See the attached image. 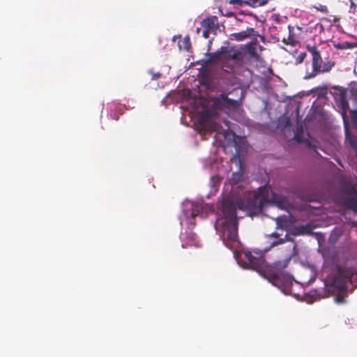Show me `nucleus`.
Segmentation results:
<instances>
[{"label":"nucleus","mask_w":357,"mask_h":357,"mask_svg":"<svg viewBox=\"0 0 357 357\" xmlns=\"http://www.w3.org/2000/svg\"><path fill=\"white\" fill-rule=\"evenodd\" d=\"M318 10H321L322 12H324V11H326L327 10V8L326 6H321V8H317Z\"/></svg>","instance_id":"26"},{"label":"nucleus","mask_w":357,"mask_h":357,"mask_svg":"<svg viewBox=\"0 0 357 357\" xmlns=\"http://www.w3.org/2000/svg\"><path fill=\"white\" fill-rule=\"evenodd\" d=\"M271 236H273V237L277 238V237L279 236V234L278 233H276V232H273V233L271 234Z\"/></svg>","instance_id":"30"},{"label":"nucleus","mask_w":357,"mask_h":357,"mask_svg":"<svg viewBox=\"0 0 357 357\" xmlns=\"http://www.w3.org/2000/svg\"><path fill=\"white\" fill-rule=\"evenodd\" d=\"M350 1V8L353 9L354 11L357 8V0H349Z\"/></svg>","instance_id":"22"},{"label":"nucleus","mask_w":357,"mask_h":357,"mask_svg":"<svg viewBox=\"0 0 357 357\" xmlns=\"http://www.w3.org/2000/svg\"><path fill=\"white\" fill-rule=\"evenodd\" d=\"M211 33H213L212 31L206 29H204V31H203V33H202V35L205 38H208L209 37V34Z\"/></svg>","instance_id":"23"},{"label":"nucleus","mask_w":357,"mask_h":357,"mask_svg":"<svg viewBox=\"0 0 357 357\" xmlns=\"http://www.w3.org/2000/svg\"><path fill=\"white\" fill-rule=\"evenodd\" d=\"M207 59L206 63L212 64L215 63H220L222 65V60L221 56V50L216 51L215 52L210 53L207 54Z\"/></svg>","instance_id":"11"},{"label":"nucleus","mask_w":357,"mask_h":357,"mask_svg":"<svg viewBox=\"0 0 357 357\" xmlns=\"http://www.w3.org/2000/svg\"><path fill=\"white\" fill-rule=\"evenodd\" d=\"M312 231V227L310 225H301L296 227L294 229L293 234L294 235H303L310 234Z\"/></svg>","instance_id":"13"},{"label":"nucleus","mask_w":357,"mask_h":357,"mask_svg":"<svg viewBox=\"0 0 357 357\" xmlns=\"http://www.w3.org/2000/svg\"><path fill=\"white\" fill-rule=\"evenodd\" d=\"M352 119L354 122L357 121V111H354L352 112Z\"/></svg>","instance_id":"25"},{"label":"nucleus","mask_w":357,"mask_h":357,"mask_svg":"<svg viewBox=\"0 0 357 357\" xmlns=\"http://www.w3.org/2000/svg\"><path fill=\"white\" fill-rule=\"evenodd\" d=\"M245 257L248 260L251 268L259 271L263 268L264 264V258L260 257H255L251 252L248 251L245 252Z\"/></svg>","instance_id":"8"},{"label":"nucleus","mask_w":357,"mask_h":357,"mask_svg":"<svg viewBox=\"0 0 357 357\" xmlns=\"http://www.w3.org/2000/svg\"><path fill=\"white\" fill-rule=\"evenodd\" d=\"M255 195H244L223 199L222 202V218L218 220L221 225V238L225 246L233 250L240 245L238 236V220L236 209H251L255 206Z\"/></svg>","instance_id":"1"},{"label":"nucleus","mask_w":357,"mask_h":357,"mask_svg":"<svg viewBox=\"0 0 357 357\" xmlns=\"http://www.w3.org/2000/svg\"><path fill=\"white\" fill-rule=\"evenodd\" d=\"M201 25L204 29H206L213 33L219 29L218 18L217 16H210L201 22Z\"/></svg>","instance_id":"10"},{"label":"nucleus","mask_w":357,"mask_h":357,"mask_svg":"<svg viewBox=\"0 0 357 357\" xmlns=\"http://www.w3.org/2000/svg\"><path fill=\"white\" fill-rule=\"evenodd\" d=\"M264 278H266L269 282L275 286L284 287L282 278L278 273L274 269L272 265H263V268L259 270Z\"/></svg>","instance_id":"7"},{"label":"nucleus","mask_w":357,"mask_h":357,"mask_svg":"<svg viewBox=\"0 0 357 357\" xmlns=\"http://www.w3.org/2000/svg\"><path fill=\"white\" fill-rule=\"evenodd\" d=\"M295 139H296V141H298V142H302V138L298 135H295Z\"/></svg>","instance_id":"27"},{"label":"nucleus","mask_w":357,"mask_h":357,"mask_svg":"<svg viewBox=\"0 0 357 357\" xmlns=\"http://www.w3.org/2000/svg\"><path fill=\"white\" fill-rule=\"evenodd\" d=\"M268 0H248L246 1L247 5L252 7L261 6L267 3Z\"/></svg>","instance_id":"16"},{"label":"nucleus","mask_w":357,"mask_h":357,"mask_svg":"<svg viewBox=\"0 0 357 357\" xmlns=\"http://www.w3.org/2000/svg\"><path fill=\"white\" fill-rule=\"evenodd\" d=\"M257 48L261 51L263 49L262 46L259 44L257 38L252 39L250 42L245 45V46L240 50V53L242 54V66L248 63L250 59H252L255 61H259L260 56L257 52Z\"/></svg>","instance_id":"5"},{"label":"nucleus","mask_w":357,"mask_h":357,"mask_svg":"<svg viewBox=\"0 0 357 357\" xmlns=\"http://www.w3.org/2000/svg\"><path fill=\"white\" fill-rule=\"evenodd\" d=\"M306 50L312 59V70H306L304 79H310L319 74L330 72L335 63L329 60L324 61L318 47L315 45L307 44Z\"/></svg>","instance_id":"2"},{"label":"nucleus","mask_w":357,"mask_h":357,"mask_svg":"<svg viewBox=\"0 0 357 357\" xmlns=\"http://www.w3.org/2000/svg\"><path fill=\"white\" fill-rule=\"evenodd\" d=\"M199 208H201L199 206H196L195 211H193L191 213V218L189 219V224L192 225V227H194L195 225V222H194V220L195 217L197 215V213H195V211L198 212Z\"/></svg>","instance_id":"18"},{"label":"nucleus","mask_w":357,"mask_h":357,"mask_svg":"<svg viewBox=\"0 0 357 357\" xmlns=\"http://www.w3.org/2000/svg\"><path fill=\"white\" fill-rule=\"evenodd\" d=\"M220 98L222 100L223 102L228 107H236L238 106V103L237 100H232L228 98V96L227 94H221Z\"/></svg>","instance_id":"14"},{"label":"nucleus","mask_w":357,"mask_h":357,"mask_svg":"<svg viewBox=\"0 0 357 357\" xmlns=\"http://www.w3.org/2000/svg\"><path fill=\"white\" fill-rule=\"evenodd\" d=\"M289 260L290 259H287L283 261H275L271 264L276 272L278 273V275L282 278L284 287H287L292 284L293 277L290 274L284 272V270L289 264Z\"/></svg>","instance_id":"6"},{"label":"nucleus","mask_w":357,"mask_h":357,"mask_svg":"<svg viewBox=\"0 0 357 357\" xmlns=\"http://www.w3.org/2000/svg\"><path fill=\"white\" fill-rule=\"evenodd\" d=\"M288 29H289V36H288L287 38L283 39V43H284L287 45H290L291 46H294L297 43L298 39H297L295 33L293 32L294 27L291 26H289Z\"/></svg>","instance_id":"12"},{"label":"nucleus","mask_w":357,"mask_h":357,"mask_svg":"<svg viewBox=\"0 0 357 357\" xmlns=\"http://www.w3.org/2000/svg\"><path fill=\"white\" fill-rule=\"evenodd\" d=\"M206 114L205 113L202 114L201 115V117H200V125H201V126H204V122L206 121Z\"/></svg>","instance_id":"24"},{"label":"nucleus","mask_w":357,"mask_h":357,"mask_svg":"<svg viewBox=\"0 0 357 357\" xmlns=\"http://www.w3.org/2000/svg\"><path fill=\"white\" fill-rule=\"evenodd\" d=\"M346 292H338L337 295L335 297V301L337 304H344L346 303L347 301L345 299V294Z\"/></svg>","instance_id":"17"},{"label":"nucleus","mask_w":357,"mask_h":357,"mask_svg":"<svg viewBox=\"0 0 357 357\" xmlns=\"http://www.w3.org/2000/svg\"><path fill=\"white\" fill-rule=\"evenodd\" d=\"M214 179L218 180V178H216V177H212L211 180L213 181V180H214Z\"/></svg>","instance_id":"32"},{"label":"nucleus","mask_w":357,"mask_h":357,"mask_svg":"<svg viewBox=\"0 0 357 357\" xmlns=\"http://www.w3.org/2000/svg\"><path fill=\"white\" fill-rule=\"evenodd\" d=\"M354 275L353 268L344 266H338L332 280L331 286L340 292H346L347 284L351 282Z\"/></svg>","instance_id":"3"},{"label":"nucleus","mask_w":357,"mask_h":357,"mask_svg":"<svg viewBox=\"0 0 357 357\" xmlns=\"http://www.w3.org/2000/svg\"><path fill=\"white\" fill-rule=\"evenodd\" d=\"M119 115H117V114H114L113 119H114V120L118 121V120H119Z\"/></svg>","instance_id":"31"},{"label":"nucleus","mask_w":357,"mask_h":357,"mask_svg":"<svg viewBox=\"0 0 357 357\" xmlns=\"http://www.w3.org/2000/svg\"><path fill=\"white\" fill-rule=\"evenodd\" d=\"M221 56L222 60V70L226 73L234 72V65L241 66V55L240 50L229 48L228 47H222Z\"/></svg>","instance_id":"4"},{"label":"nucleus","mask_w":357,"mask_h":357,"mask_svg":"<svg viewBox=\"0 0 357 357\" xmlns=\"http://www.w3.org/2000/svg\"><path fill=\"white\" fill-rule=\"evenodd\" d=\"M246 1H248V0H230L229 3L232 5H239L242 6L243 4L247 5Z\"/></svg>","instance_id":"19"},{"label":"nucleus","mask_w":357,"mask_h":357,"mask_svg":"<svg viewBox=\"0 0 357 357\" xmlns=\"http://www.w3.org/2000/svg\"><path fill=\"white\" fill-rule=\"evenodd\" d=\"M305 144L306 145L309 147V148H313V146L312 145L311 142L310 141H306L305 142Z\"/></svg>","instance_id":"28"},{"label":"nucleus","mask_w":357,"mask_h":357,"mask_svg":"<svg viewBox=\"0 0 357 357\" xmlns=\"http://www.w3.org/2000/svg\"><path fill=\"white\" fill-rule=\"evenodd\" d=\"M178 46L180 49H183L186 51H189L191 48L190 36H185L184 38L178 43Z\"/></svg>","instance_id":"15"},{"label":"nucleus","mask_w":357,"mask_h":357,"mask_svg":"<svg viewBox=\"0 0 357 357\" xmlns=\"http://www.w3.org/2000/svg\"><path fill=\"white\" fill-rule=\"evenodd\" d=\"M259 36L258 32L256 31L253 28H247L246 30L242 31L238 33H231L230 36L231 40L236 41H243L251 36Z\"/></svg>","instance_id":"9"},{"label":"nucleus","mask_w":357,"mask_h":357,"mask_svg":"<svg viewBox=\"0 0 357 357\" xmlns=\"http://www.w3.org/2000/svg\"><path fill=\"white\" fill-rule=\"evenodd\" d=\"M307 54L305 52L301 53L296 59V62L297 64L301 63L304 59H305Z\"/></svg>","instance_id":"20"},{"label":"nucleus","mask_w":357,"mask_h":357,"mask_svg":"<svg viewBox=\"0 0 357 357\" xmlns=\"http://www.w3.org/2000/svg\"><path fill=\"white\" fill-rule=\"evenodd\" d=\"M285 238H280L279 241L272 243V245L274 246L279 244H282L284 243L286 241H289V239H287V235H286Z\"/></svg>","instance_id":"21"},{"label":"nucleus","mask_w":357,"mask_h":357,"mask_svg":"<svg viewBox=\"0 0 357 357\" xmlns=\"http://www.w3.org/2000/svg\"><path fill=\"white\" fill-rule=\"evenodd\" d=\"M160 75H161V74L158 73L153 75V78H158L160 77Z\"/></svg>","instance_id":"29"}]
</instances>
